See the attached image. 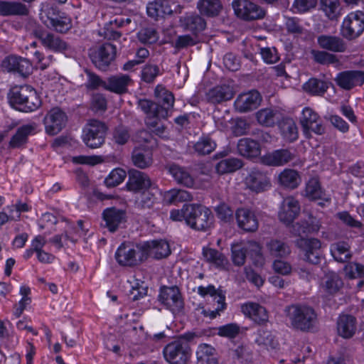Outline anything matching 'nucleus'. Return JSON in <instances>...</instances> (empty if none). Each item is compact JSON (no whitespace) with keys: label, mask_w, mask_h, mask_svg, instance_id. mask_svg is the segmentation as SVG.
<instances>
[{"label":"nucleus","mask_w":364,"mask_h":364,"mask_svg":"<svg viewBox=\"0 0 364 364\" xmlns=\"http://www.w3.org/2000/svg\"><path fill=\"white\" fill-rule=\"evenodd\" d=\"M155 94L163 103L162 105L146 99L139 100L138 102V107L146 114L145 122L151 128L156 127L161 118L168 117L174 103L173 95L161 86L156 87Z\"/></svg>","instance_id":"1"},{"label":"nucleus","mask_w":364,"mask_h":364,"mask_svg":"<svg viewBox=\"0 0 364 364\" xmlns=\"http://www.w3.org/2000/svg\"><path fill=\"white\" fill-rule=\"evenodd\" d=\"M284 312L291 326L301 331L312 329L317 320L315 310L304 304H296L287 306Z\"/></svg>","instance_id":"2"},{"label":"nucleus","mask_w":364,"mask_h":364,"mask_svg":"<svg viewBox=\"0 0 364 364\" xmlns=\"http://www.w3.org/2000/svg\"><path fill=\"white\" fill-rule=\"evenodd\" d=\"M8 99L12 107L24 112H33L41 105L36 91L27 85L13 88L9 93Z\"/></svg>","instance_id":"3"},{"label":"nucleus","mask_w":364,"mask_h":364,"mask_svg":"<svg viewBox=\"0 0 364 364\" xmlns=\"http://www.w3.org/2000/svg\"><path fill=\"white\" fill-rule=\"evenodd\" d=\"M231 252L232 262L236 266H242L245 264L247 253L256 266L262 267L264 264L262 247L255 241L234 243L231 245Z\"/></svg>","instance_id":"4"},{"label":"nucleus","mask_w":364,"mask_h":364,"mask_svg":"<svg viewBox=\"0 0 364 364\" xmlns=\"http://www.w3.org/2000/svg\"><path fill=\"white\" fill-rule=\"evenodd\" d=\"M187 210V225L191 228L205 231L211 227L213 215L210 209L199 204H191Z\"/></svg>","instance_id":"5"},{"label":"nucleus","mask_w":364,"mask_h":364,"mask_svg":"<svg viewBox=\"0 0 364 364\" xmlns=\"http://www.w3.org/2000/svg\"><path fill=\"white\" fill-rule=\"evenodd\" d=\"M40 18L48 27L59 33H66L72 27L70 18L56 14V9L48 4L42 6Z\"/></svg>","instance_id":"6"},{"label":"nucleus","mask_w":364,"mask_h":364,"mask_svg":"<svg viewBox=\"0 0 364 364\" xmlns=\"http://www.w3.org/2000/svg\"><path fill=\"white\" fill-rule=\"evenodd\" d=\"M107 129L104 122L96 119L90 120L82 130L83 142L91 149L100 147L105 142Z\"/></svg>","instance_id":"7"},{"label":"nucleus","mask_w":364,"mask_h":364,"mask_svg":"<svg viewBox=\"0 0 364 364\" xmlns=\"http://www.w3.org/2000/svg\"><path fill=\"white\" fill-rule=\"evenodd\" d=\"M165 360L170 364H186L191 355L188 342L183 339L168 343L163 350Z\"/></svg>","instance_id":"8"},{"label":"nucleus","mask_w":364,"mask_h":364,"mask_svg":"<svg viewBox=\"0 0 364 364\" xmlns=\"http://www.w3.org/2000/svg\"><path fill=\"white\" fill-rule=\"evenodd\" d=\"M114 257L120 266L134 267L144 260V255L139 247L123 242L117 249Z\"/></svg>","instance_id":"9"},{"label":"nucleus","mask_w":364,"mask_h":364,"mask_svg":"<svg viewBox=\"0 0 364 364\" xmlns=\"http://www.w3.org/2000/svg\"><path fill=\"white\" fill-rule=\"evenodd\" d=\"M245 188L254 193H261L270 189L272 184L267 173L258 169L250 170L244 179Z\"/></svg>","instance_id":"10"},{"label":"nucleus","mask_w":364,"mask_h":364,"mask_svg":"<svg viewBox=\"0 0 364 364\" xmlns=\"http://www.w3.org/2000/svg\"><path fill=\"white\" fill-rule=\"evenodd\" d=\"M364 31V13L360 11L350 13L344 19L341 26L343 37L353 39L359 36Z\"/></svg>","instance_id":"11"},{"label":"nucleus","mask_w":364,"mask_h":364,"mask_svg":"<svg viewBox=\"0 0 364 364\" xmlns=\"http://www.w3.org/2000/svg\"><path fill=\"white\" fill-rule=\"evenodd\" d=\"M168 172L175 179V181L181 185L188 188H205L210 184L208 176L202 179L201 183L193 179L190 173L183 167L177 164H171L168 166Z\"/></svg>","instance_id":"12"},{"label":"nucleus","mask_w":364,"mask_h":364,"mask_svg":"<svg viewBox=\"0 0 364 364\" xmlns=\"http://www.w3.org/2000/svg\"><path fill=\"white\" fill-rule=\"evenodd\" d=\"M232 8L236 16L246 21L259 19L264 16V11L250 0H234Z\"/></svg>","instance_id":"13"},{"label":"nucleus","mask_w":364,"mask_h":364,"mask_svg":"<svg viewBox=\"0 0 364 364\" xmlns=\"http://www.w3.org/2000/svg\"><path fill=\"white\" fill-rule=\"evenodd\" d=\"M67 120V115L61 109L52 108L43 119L46 134L51 136L58 134L65 127Z\"/></svg>","instance_id":"14"},{"label":"nucleus","mask_w":364,"mask_h":364,"mask_svg":"<svg viewBox=\"0 0 364 364\" xmlns=\"http://www.w3.org/2000/svg\"><path fill=\"white\" fill-rule=\"evenodd\" d=\"M159 301L173 313L180 312L183 308V300L177 287H164L160 290Z\"/></svg>","instance_id":"15"},{"label":"nucleus","mask_w":364,"mask_h":364,"mask_svg":"<svg viewBox=\"0 0 364 364\" xmlns=\"http://www.w3.org/2000/svg\"><path fill=\"white\" fill-rule=\"evenodd\" d=\"M116 47L111 43H105L90 51L92 63L100 70H105L114 59Z\"/></svg>","instance_id":"16"},{"label":"nucleus","mask_w":364,"mask_h":364,"mask_svg":"<svg viewBox=\"0 0 364 364\" xmlns=\"http://www.w3.org/2000/svg\"><path fill=\"white\" fill-rule=\"evenodd\" d=\"M33 34L45 48L53 52L64 53L69 50L68 44L60 37L52 33L41 28H36Z\"/></svg>","instance_id":"17"},{"label":"nucleus","mask_w":364,"mask_h":364,"mask_svg":"<svg viewBox=\"0 0 364 364\" xmlns=\"http://www.w3.org/2000/svg\"><path fill=\"white\" fill-rule=\"evenodd\" d=\"M197 293L202 297L208 295L213 297L216 301L218 306L208 314L211 318H215L226 309L225 294L220 289H216L214 285L209 284L207 287L199 286L197 288Z\"/></svg>","instance_id":"18"},{"label":"nucleus","mask_w":364,"mask_h":364,"mask_svg":"<svg viewBox=\"0 0 364 364\" xmlns=\"http://www.w3.org/2000/svg\"><path fill=\"white\" fill-rule=\"evenodd\" d=\"M300 122L304 134L308 136L310 132L321 135L324 133L325 128L318 115L311 108L305 107L302 111Z\"/></svg>","instance_id":"19"},{"label":"nucleus","mask_w":364,"mask_h":364,"mask_svg":"<svg viewBox=\"0 0 364 364\" xmlns=\"http://www.w3.org/2000/svg\"><path fill=\"white\" fill-rule=\"evenodd\" d=\"M296 245L302 250L305 259L311 263L319 262L321 243L316 238H300L296 241Z\"/></svg>","instance_id":"20"},{"label":"nucleus","mask_w":364,"mask_h":364,"mask_svg":"<svg viewBox=\"0 0 364 364\" xmlns=\"http://www.w3.org/2000/svg\"><path fill=\"white\" fill-rule=\"evenodd\" d=\"M300 212L299 201L292 196L284 198L278 213L279 220L286 224L290 225L297 217Z\"/></svg>","instance_id":"21"},{"label":"nucleus","mask_w":364,"mask_h":364,"mask_svg":"<svg viewBox=\"0 0 364 364\" xmlns=\"http://www.w3.org/2000/svg\"><path fill=\"white\" fill-rule=\"evenodd\" d=\"M262 101L259 92L251 90L240 94L235 101V109L240 112H247L256 109Z\"/></svg>","instance_id":"22"},{"label":"nucleus","mask_w":364,"mask_h":364,"mask_svg":"<svg viewBox=\"0 0 364 364\" xmlns=\"http://www.w3.org/2000/svg\"><path fill=\"white\" fill-rule=\"evenodd\" d=\"M295 158L294 153L289 149H282L269 152L261 158L262 164L267 166H282Z\"/></svg>","instance_id":"23"},{"label":"nucleus","mask_w":364,"mask_h":364,"mask_svg":"<svg viewBox=\"0 0 364 364\" xmlns=\"http://www.w3.org/2000/svg\"><path fill=\"white\" fill-rule=\"evenodd\" d=\"M237 225L246 232H255L258 229L259 223L255 213L247 208H238L235 213Z\"/></svg>","instance_id":"24"},{"label":"nucleus","mask_w":364,"mask_h":364,"mask_svg":"<svg viewBox=\"0 0 364 364\" xmlns=\"http://www.w3.org/2000/svg\"><path fill=\"white\" fill-rule=\"evenodd\" d=\"M335 80L341 88L350 90L364 82V73L356 70L344 71L338 73Z\"/></svg>","instance_id":"25"},{"label":"nucleus","mask_w":364,"mask_h":364,"mask_svg":"<svg viewBox=\"0 0 364 364\" xmlns=\"http://www.w3.org/2000/svg\"><path fill=\"white\" fill-rule=\"evenodd\" d=\"M151 186V179L146 173L135 169H132L129 171L127 186L129 191L137 192L141 190L147 189Z\"/></svg>","instance_id":"26"},{"label":"nucleus","mask_w":364,"mask_h":364,"mask_svg":"<svg viewBox=\"0 0 364 364\" xmlns=\"http://www.w3.org/2000/svg\"><path fill=\"white\" fill-rule=\"evenodd\" d=\"M102 218L104 226L114 232L125 221V213L115 208H109L103 211Z\"/></svg>","instance_id":"27"},{"label":"nucleus","mask_w":364,"mask_h":364,"mask_svg":"<svg viewBox=\"0 0 364 364\" xmlns=\"http://www.w3.org/2000/svg\"><path fill=\"white\" fill-rule=\"evenodd\" d=\"M243 314L257 323H263L268 321V314L264 307L259 304L247 302L241 306Z\"/></svg>","instance_id":"28"},{"label":"nucleus","mask_w":364,"mask_h":364,"mask_svg":"<svg viewBox=\"0 0 364 364\" xmlns=\"http://www.w3.org/2000/svg\"><path fill=\"white\" fill-rule=\"evenodd\" d=\"M132 82V80L128 75L119 74L109 77L103 83V87L112 92L122 94L127 91V87Z\"/></svg>","instance_id":"29"},{"label":"nucleus","mask_w":364,"mask_h":364,"mask_svg":"<svg viewBox=\"0 0 364 364\" xmlns=\"http://www.w3.org/2000/svg\"><path fill=\"white\" fill-rule=\"evenodd\" d=\"M277 181L282 188L294 190L301 183V178L296 170L284 168L278 174Z\"/></svg>","instance_id":"30"},{"label":"nucleus","mask_w":364,"mask_h":364,"mask_svg":"<svg viewBox=\"0 0 364 364\" xmlns=\"http://www.w3.org/2000/svg\"><path fill=\"white\" fill-rule=\"evenodd\" d=\"M181 26L186 31L197 34L205 28V21L195 13H187L180 18Z\"/></svg>","instance_id":"31"},{"label":"nucleus","mask_w":364,"mask_h":364,"mask_svg":"<svg viewBox=\"0 0 364 364\" xmlns=\"http://www.w3.org/2000/svg\"><path fill=\"white\" fill-rule=\"evenodd\" d=\"M205 96L208 102L215 105L230 100L233 97V92L229 86H216L209 90Z\"/></svg>","instance_id":"32"},{"label":"nucleus","mask_w":364,"mask_h":364,"mask_svg":"<svg viewBox=\"0 0 364 364\" xmlns=\"http://www.w3.org/2000/svg\"><path fill=\"white\" fill-rule=\"evenodd\" d=\"M337 331L343 338H351L356 331V318L350 315L340 316L337 321Z\"/></svg>","instance_id":"33"},{"label":"nucleus","mask_w":364,"mask_h":364,"mask_svg":"<svg viewBox=\"0 0 364 364\" xmlns=\"http://www.w3.org/2000/svg\"><path fill=\"white\" fill-rule=\"evenodd\" d=\"M2 68L7 72H17L24 75L28 73L29 63L25 59L16 56H8L1 63Z\"/></svg>","instance_id":"34"},{"label":"nucleus","mask_w":364,"mask_h":364,"mask_svg":"<svg viewBox=\"0 0 364 364\" xmlns=\"http://www.w3.org/2000/svg\"><path fill=\"white\" fill-rule=\"evenodd\" d=\"M28 14V7L21 2L0 1L1 16H26Z\"/></svg>","instance_id":"35"},{"label":"nucleus","mask_w":364,"mask_h":364,"mask_svg":"<svg viewBox=\"0 0 364 364\" xmlns=\"http://www.w3.org/2000/svg\"><path fill=\"white\" fill-rule=\"evenodd\" d=\"M144 247L147 253L156 259H161L167 257L171 253L169 244L164 240L146 242Z\"/></svg>","instance_id":"36"},{"label":"nucleus","mask_w":364,"mask_h":364,"mask_svg":"<svg viewBox=\"0 0 364 364\" xmlns=\"http://www.w3.org/2000/svg\"><path fill=\"white\" fill-rule=\"evenodd\" d=\"M146 12L149 17L156 20L159 17L171 15L173 11L166 0H156L147 4Z\"/></svg>","instance_id":"37"},{"label":"nucleus","mask_w":364,"mask_h":364,"mask_svg":"<svg viewBox=\"0 0 364 364\" xmlns=\"http://www.w3.org/2000/svg\"><path fill=\"white\" fill-rule=\"evenodd\" d=\"M237 150L240 155L247 158L258 156L261 153L259 144L253 139L243 138L237 143Z\"/></svg>","instance_id":"38"},{"label":"nucleus","mask_w":364,"mask_h":364,"mask_svg":"<svg viewBox=\"0 0 364 364\" xmlns=\"http://www.w3.org/2000/svg\"><path fill=\"white\" fill-rule=\"evenodd\" d=\"M318 44L323 49L333 52H344L346 44L343 41L337 36L321 35L318 37Z\"/></svg>","instance_id":"39"},{"label":"nucleus","mask_w":364,"mask_h":364,"mask_svg":"<svg viewBox=\"0 0 364 364\" xmlns=\"http://www.w3.org/2000/svg\"><path fill=\"white\" fill-rule=\"evenodd\" d=\"M35 124H24L18 128L9 142L11 148H18L26 143L28 136L34 133Z\"/></svg>","instance_id":"40"},{"label":"nucleus","mask_w":364,"mask_h":364,"mask_svg":"<svg viewBox=\"0 0 364 364\" xmlns=\"http://www.w3.org/2000/svg\"><path fill=\"white\" fill-rule=\"evenodd\" d=\"M196 356L199 364H218L215 350L210 345L200 344L196 350Z\"/></svg>","instance_id":"41"},{"label":"nucleus","mask_w":364,"mask_h":364,"mask_svg":"<svg viewBox=\"0 0 364 364\" xmlns=\"http://www.w3.org/2000/svg\"><path fill=\"white\" fill-rule=\"evenodd\" d=\"M193 199L192 195L182 189H171L164 194V200L167 204L188 202Z\"/></svg>","instance_id":"42"},{"label":"nucleus","mask_w":364,"mask_h":364,"mask_svg":"<svg viewBox=\"0 0 364 364\" xmlns=\"http://www.w3.org/2000/svg\"><path fill=\"white\" fill-rule=\"evenodd\" d=\"M280 129L284 139L287 141L293 142L298 139V129L292 119H284L280 124Z\"/></svg>","instance_id":"43"},{"label":"nucleus","mask_w":364,"mask_h":364,"mask_svg":"<svg viewBox=\"0 0 364 364\" xmlns=\"http://www.w3.org/2000/svg\"><path fill=\"white\" fill-rule=\"evenodd\" d=\"M203 255L207 262L217 267H225L228 262L223 253L213 248L203 247Z\"/></svg>","instance_id":"44"},{"label":"nucleus","mask_w":364,"mask_h":364,"mask_svg":"<svg viewBox=\"0 0 364 364\" xmlns=\"http://www.w3.org/2000/svg\"><path fill=\"white\" fill-rule=\"evenodd\" d=\"M197 8L203 15L215 16L220 13L222 6L219 0H200Z\"/></svg>","instance_id":"45"},{"label":"nucleus","mask_w":364,"mask_h":364,"mask_svg":"<svg viewBox=\"0 0 364 364\" xmlns=\"http://www.w3.org/2000/svg\"><path fill=\"white\" fill-rule=\"evenodd\" d=\"M318 221L311 220L310 222L301 221L296 223L291 227V232L294 235L300 236L302 234H309L318 232L320 229Z\"/></svg>","instance_id":"46"},{"label":"nucleus","mask_w":364,"mask_h":364,"mask_svg":"<svg viewBox=\"0 0 364 364\" xmlns=\"http://www.w3.org/2000/svg\"><path fill=\"white\" fill-rule=\"evenodd\" d=\"M320 9L325 16L333 20L340 15L341 4L339 0H320Z\"/></svg>","instance_id":"47"},{"label":"nucleus","mask_w":364,"mask_h":364,"mask_svg":"<svg viewBox=\"0 0 364 364\" xmlns=\"http://www.w3.org/2000/svg\"><path fill=\"white\" fill-rule=\"evenodd\" d=\"M255 342L259 346H264L268 350H274L279 346L272 332L264 329L257 331Z\"/></svg>","instance_id":"48"},{"label":"nucleus","mask_w":364,"mask_h":364,"mask_svg":"<svg viewBox=\"0 0 364 364\" xmlns=\"http://www.w3.org/2000/svg\"><path fill=\"white\" fill-rule=\"evenodd\" d=\"M350 246L346 242H338L331 245V252L333 258L341 262H344L350 257Z\"/></svg>","instance_id":"49"},{"label":"nucleus","mask_w":364,"mask_h":364,"mask_svg":"<svg viewBox=\"0 0 364 364\" xmlns=\"http://www.w3.org/2000/svg\"><path fill=\"white\" fill-rule=\"evenodd\" d=\"M304 90L314 95H322L328 88V83L317 78H311L304 83Z\"/></svg>","instance_id":"50"},{"label":"nucleus","mask_w":364,"mask_h":364,"mask_svg":"<svg viewBox=\"0 0 364 364\" xmlns=\"http://www.w3.org/2000/svg\"><path fill=\"white\" fill-rule=\"evenodd\" d=\"M266 245L270 255L274 257H285L291 252L290 247L279 240H271Z\"/></svg>","instance_id":"51"},{"label":"nucleus","mask_w":364,"mask_h":364,"mask_svg":"<svg viewBox=\"0 0 364 364\" xmlns=\"http://www.w3.org/2000/svg\"><path fill=\"white\" fill-rule=\"evenodd\" d=\"M132 161L136 167L146 168L152 164V154L149 150H134L132 154Z\"/></svg>","instance_id":"52"},{"label":"nucleus","mask_w":364,"mask_h":364,"mask_svg":"<svg viewBox=\"0 0 364 364\" xmlns=\"http://www.w3.org/2000/svg\"><path fill=\"white\" fill-rule=\"evenodd\" d=\"M242 166V163L240 160L235 158H228L220 161L215 169L220 174L234 172Z\"/></svg>","instance_id":"53"},{"label":"nucleus","mask_w":364,"mask_h":364,"mask_svg":"<svg viewBox=\"0 0 364 364\" xmlns=\"http://www.w3.org/2000/svg\"><path fill=\"white\" fill-rule=\"evenodd\" d=\"M342 285V280L335 272H331L326 275L323 288L328 294H333L336 293Z\"/></svg>","instance_id":"54"},{"label":"nucleus","mask_w":364,"mask_h":364,"mask_svg":"<svg viewBox=\"0 0 364 364\" xmlns=\"http://www.w3.org/2000/svg\"><path fill=\"white\" fill-rule=\"evenodd\" d=\"M215 147L216 143L208 136L200 137L194 144V150L200 155L210 154Z\"/></svg>","instance_id":"55"},{"label":"nucleus","mask_w":364,"mask_h":364,"mask_svg":"<svg viewBox=\"0 0 364 364\" xmlns=\"http://www.w3.org/2000/svg\"><path fill=\"white\" fill-rule=\"evenodd\" d=\"M305 196L310 200L323 198V192L317 178H311L306 186Z\"/></svg>","instance_id":"56"},{"label":"nucleus","mask_w":364,"mask_h":364,"mask_svg":"<svg viewBox=\"0 0 364 364\" xmlns=\"http://www.w3.org/2000/svg\"><path fill=\"white\" fill-rule=\"evenodd\" d=\"M275 111L272 108L261 109L256 113V117L260 124L270 127L275 123Z\"/></svg>","instance_id":"57"},{"label":"nucleus","mask_w":364,"mask_h":364,"mask_svg":"<svg viewBox=\"0 0 364 364\" xmlns=\"http://www.w3.org/2000/svg\"><path fill=\"white\" fill-rule=\"evenodd\" d=\"M127 176L126 171L122 168H114L107 176L105 183L107 187H114L122 183Z\"/></svg>","instance_id":"58"},{"label":"nucleus","mask_w":364,"mask_h":364,"mask_svg":"<svg viewBox=\"0 0 364 364\" xmlns=\"http://www.w3.org/2000/svg\"><path fill=\"white\" fill-rule=\"evenodd\" d=\"M159 75L160 69L158 65L146 64L141 70V78L144 82L150 83L154 82L156 77Z\"/></svg>","instance_id":"59"},{"label":"nucleus","mask_w":364,"mask_h":364,"mask_svg":"<svg viewBox=\"0 0 364 364\" xmlns=\"http://www.w3.org/2000/svg\"><path fill=\"white\" fill-rule=\"evenodd\" d=\"M312 55L315 61L320 64L329 65L338 63V60L335 55L326 51L313 50Z\"/></svg>","instance_id":"60"},{"label":"nucleus","mask_w":364,"mask_h":364,"mask_svg":"<svg viewBox=\"0 0 364 364\" xmlns=\"http://www.w3.org/2000/svg\"><path fill=\"white\" fill-rule=\"evenodd\" d=\"M218 335L221 337L235 338L240 333V326L237 323H231L219 326Z\"/></svg>","instance_id":"61"},{"label":"nucleus","mask_w":364,"mask_h":364,"mask_svg":"<svg viewBox=\"0 0 364 364\" xmlns=\"http://www.w3.org/2000/svg\"><path fill=\"white\" fill-rule=\"evenodd\" d=\"M113 140L119 145L126 144L130 138L129 129L122 125L117 127L113 131Z\"/></svg>","instance_id":"62"},{"label":"nucleus","mask_w":364,"mask_h":364,"mask_svg":"<svg viewBox=\"0 0 364 364\" xmlns=\"http://www.w3.org/2000/svg\"><path fill=\"white\" fill-rule=\"evenodd\" d=\"M344 272L346 277L350 279L357 277L364 278V266L358 263H349L344 267Z\"/></svg>","instance_id":"63"},{"label":"nucleus","mask_w":364,"mask_h":364,"mask_svg":"<svg viewBox=\"0 0 364 364\" xmlns=\"http://www.w3.org/2000/svg\"><path fill=\"white\" fill-rule=\"evenodd\" d=\"M318 0H295L292 5L294 13H305L314 8Z\"/></svg>","instance_id":"64"}]
</instances>
